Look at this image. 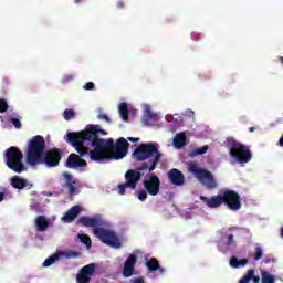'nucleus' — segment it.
I'll list each match as a JSON object with an SVG mask.
<instances>
[{"label": "nucleus", "instance_id": "1", "mask_svg": "<svg viewBox=\"0 0 283 283\" xmlns=\"http://www.w3.org/2000/svg\"><path fill=\"white\" fill-rule=\"evenodd\" d=\"M107 132L101 128L99 125H87L85 130L78 133H67L66 143H70L74 147L75 151L78 153L81 157L96 156L99 149H103L104 145H107L108 139L101 138L98 136H105Z\"/></svg>", "mask_w": 283, "mask_h": 283}, {"label": "nucleus", "instance_id": "2", "mask_svg": "<svg viewBox=\"0 0 283 283\" xmlns=\"http://www.w3.org/2000/svg\"><path fill=\"white\" fill-rule=\"evenodd\" d=\"M78 224H82V227L92 228L94 235H96L97 239L103 242V244H106L112 249H120V247H123L120 239H118V234H116L114 230L103 228V219H101V216L81 217L78 219Z\"/></svg>", "mask_w": 283, "mask_h": 283}, {"label": "nucleus", "instance_id": "3", "mask_svg": "<svg viewBox=\"0 0 283 283\" xmlns=\"http://www.w3.org/2000/svg\"><path fill=\"white\" fill-rule=\"evenodd\" d=\"M129 149V142L125 137L118 138L115 144L114 139L108 138L106 145L102 146V149L96 155L91 156L93 163H107L114 158V160H120L127 156Z\"/></svg>", "mask_w": 283, "mask_h": 283}, {"label": "nucleus", "instance_id": "4", "mask_svg": "<svg viewBox=\"0 0 283 283\" xmlns=\"http://www.w3.org/2000/svg\"><path fill=\"white\" fill-rule=\"evenodd\" d=\"M133 157L137 163H142L138 167V171H154L156 165L160 163L163 153L158 151V144L147 143L140 144L133 153Z\"/></svg>", "mask_w": 283, "mask_h": 283}, {"label": "nucleus", "instance_id": "5", "mask_svg": "<svg viewBox=\"0 0 283 283\" xmlns=\"http://www.w3.org/2000/svg\"><path fill=\"white\" fill-rule=\"evenodd\" d=\"M200 200L209 209H220L222 205H224L230 211H240L242 209V199L240 198V193L231 189H226L223 193L212 196L210 198L200 196Z\"/></svg>", "mask_w": 283, "mask_h": 283}, {"label": "nucleus", "instance_id": "6", "mask_svg": "<svg viewBox=\"0 0 283 283\" xmlns=\"http://www.w3.org/2000/svg\"><path fill=\"white\" fill-rule=\"evenodd\" d=\"M45 154V138L41 135L34 136L30 139L28 149H27V163L31 167L35 165H41V157Z\"/></svg>", "mask_w": 283, "mask_h": 283}, {"label": "nucleus", "instance_id": "7", "mask_svg": "<svg viewBox=\"0 0 283 283\" xmlns=\"http://www.w3.org/2000/svg\"><path fill=\"white\" fill-rule=\"evenodd\" d=\"M4 160L7 167L15 174H23L27 169L23 164V153L15 146H11L4 151Z\"/></svg>", "mask_w": 283, "mask_h": 283}, {"label": "nucleus", "instance_id": "8", "mask_svg": "<svg viewBox=\"0 0 283 283\" xmlns=\"http://www.w3.org/2000/svg\"><path fill=\"white\" fill-rule=\"evenodd\" d=\"M230 156L231 158H234L235 163H239V165L251 163V158H253L249 147L238 142L232 143L230 146Z\"/></svg>", "mask_w": 283, "mask_h": 283}, {"label": "nucleus", "instance_id": "9", "mask_svg": "<svg viewBox=\"0 0 283 283\" xmlns=\"http://www.w3.org/2000/svg\"><path fill=\"white\" fill-rule=\"evenodd\" d=\"M140 171L143 170H138L137 169H128L125 175L124 178L126 180L125 184H119L117 186L118 188V193L119 196H125L126 189H136V187H138V182H140V178H143V174H140Z\"/></svg>", "mask_w": 283, "mask_h": 283}, {"label": "nucleus", "instance_id": "10", "mask_svg": "<svg viewBox=\"0 0 283 283\" xmlns=\"http://www.w3.org/2000/svg\"><path fill=\"white\" fill-rule=\"evenodd\" d=\"M63 158V150L61 148H51L42 155L40 158V165H45L46 167H59Z\"/></svg>", "mask_w": 283, "mask_h": 283}, {"label": "nucleus", "instance_id": "11", "mask_svg": "<svg viewBox=\"0 0 283 283\" xmlns=\"http://www.w3.org/2000/svg\"><path fill=\"white\" fill-rule=\"evenodd\" d=\"M196 178L199 179V182L206 187V189H218V181L213 174L205 168H197L193 170Z\"/></svg>", "mask_w": 283, "mask_h": 283}, {"label": "nucleus", "instance_id": "12", "mask_svg": "<svg viewBox=\"0 0 283 283\" xmlns=\"http://www.w3.org/2000/svg\"><path fill=\"white\" fill-rule=\"evenodd\" d=\"M144 188L149 196H158L160 193V178L150 175L148 179L143 181Z\"/></svg>", "mask_w": 283, "mask_h": 283}, {"label": "nucleus", "instance_id": "13", "mask_svg": "<svg viewBox=\"0 0 283 283\" xmlns=\"http://www.w3.org/2000/svg\"><path fill=\"white\" fill-rule=\"evenodd\" d=\"M96 271V263H91L83 266L76 275L77 283H90L92 280V275Z\"/></svg>", "mask_w": 283, "mask_h": 283}, {"label": "nucleus", "instance_id": "14", "mask_svg": "<svg viewBox=\"0 0 283 283\" xmlns=\"http://www.w3.org/2000/svg\"><path fill=\"white\" fill-rule=\"evenodd\" d=\"M138 262V256L136 254H130L125 263L123 269V276L124 277H132L134 275V271H136V263Z\"/></svg>", "mask_w": 283, "mask_h": 283}, {"label": "nucleus", "instance_id": "15", "mask_svg": "<svg viewBox=\"0 0 283 283\" xmlns=\"http://www.w3.org/2000/svg\"><path fill=\"white\" fill-rule=\"evenodd\" d=\"M168 180L171 185H175V187H182V185H185V175L182 171L172 168L168 171Z\"/></svg>", "mask_w": 283, "mask_h": 283}, {"label": "nucleus", "instance_id": "16", "mask_svg": "<svg viewBox=\"0 0 283 283\" xmlns=\"http://www.w3.org/2000/svg\"><path fill=\"white\" fill-rule=\"evenodd\" d=\"M66 167H69V169H76V167H87V161L78 157L76 154H71L66 159Z\"/></svg>", "mask_w": 283, "mask_h": 283}, {"label": "nucleus", "instance_id": "17", "mask_svg": "<svg viewBox=\"0 0 283 283\" xmlns=\"http://www.w3.org/2000/svg\"><path fill=\"white\" fill-rule=\"evenodd\" d=\"M145 266L148 270V273H154L158 271L160 275H165V272L167 271L165 268L160 266V261L156 258H151L148 261H146Z\"/></svg>", "mask_w": 283, "mask_h": 283}, {"label": "nucleus", "instance_id": "18", "mask_svg": "<svg viewBox=\"0 0 283 283\" xmlns=\"http://www.w3.org/2000/svg\"><path fill=\"white\" fill-rule=\"evenodd\" d=\"M13 189H32V184H28V179L21 178L20 176H13L10 180Z\"/></svg>", "mask_w": 283, "mask_h": 283}, {"label": "nucleus", "instance_id": "19", "mask_svg": "<svg viewBox=\"0 0 283 283\" xmlns=\"http://www.w3.org/2000/svg\"><path fill=\"white\" fill-rule=\"evenodd\" d=\"M78 213H81V206H73L65 212L62 220L63 222H74L78 218Z\"/></svg>", "mask_w": 283, "mask_h": 283}, {"label": "nucleus", "instance_id": "20", "mask_svg": "<svg viewBox=\"0 0 283 283\" xmlns=\"http://www.w3.org/2000/svg\"><path fill=\"white\" fill-rule=\"evenodd\" d=\"M49 227H50V221L45 216H38L35 218L36 231H39L40 233H43V231H48Z\"/></svg>", "mask_w": 283, "mask_h": 283}, {"label": "nucleus", "instance_id": "21", "mask_svg": "<svg viewBox=\"0 0 283 283\" xmlns=\"http://www.w3.org/2000/svg\"><path fill=\"white\" fill-rule=\"evenodd\" d=\"M175 149H182L187 145V135L185 133L176 134L172 140Z\"/></svg>", "mask_w": 283, "mask_h": 283}, {"label": "nucleus", "instance_id": "22", "mask_svg": "<svg viewBox=\"0 0 283 283\" xmlns=\"http://www.w3.org/2000/svg\"><path fill=\"white\" fill-rule=\"evenodd\" d=\"M231 247H238V243L235 242L233 234L228 235L227 243L218 245V251H220L221 253H228V251H229V249H231Z\"/></svg>", "mask_w": 283, "mask_h": 283}, {"label": "nucleus", "instance_id": "23", "mask_svg": "<svg viewBox=\"0 0 283 283\" xmlns=\"http://www.w3.org/2000/svg\"><path fill=\"white\" fill-rule=\"evenodd\" d=\"M63 177L65 178L64 187L69 189V193L71 196H74L76 193V186H74V181H72V175H70L69 172H64Z\"/></svg>", "mask_w": 283, "mask_h": 283}, {"label": "nucleus", "instance_id": "24", "mask_svg": "<svg viewBox=\"0 0 283 283\" xmlns=\"http://www.w3.org/2000/svg\"><path fill=\"white\" fill-rule=\"evenodd\" d=\"M247 264H249V259H241L240 261L237 256L230 259V266L232 269H240V266H247Z\"/></svg>", "mask_w": 283, "mask_h": 283}, {"label": "nucleus", "instance_id": "25", "mask_svg": "<svg viewBox=\"0 0 283 283\" xmlns=\"http://www.w3.org/2000/svg\"><path fill=\"white\" fill-rule=\"evenodd\" d=\"M209 151V146H203L199 148H195L189 153L190 158H196V156H203V154H207Z\"/></svg>", "mask_w": 283, "mask_h": 283}, {"label": "nucleus", "instance_id": "26", "mask_svg": "<svg viewBox=\"0 0 283 283\" xmlns=\"http://www.w3.org/2000/svg\"><path fill=\"white\" fill-rule=\"evenodd\" d=\"M119 114L123 120H129V107L127 106V103L119 104Z\"/></svg>", "mask_w": 283, "mask_h": 283}, {"label": "nucleus", "instance_id": "27", "mask_svg": "<svg viewBox=\"0 0 283 283\" xmlns=\"http://www.w3.org/2000/svg\"><path fill=\"white\" fill-rule=\"evenodd\" d=\"M261 282L262 283H275V275H273L266 271H261Z\"/></svg>", "mask_w": 283, "mask_h": 283}, {"label": "nucleus", "instance_id": "28", "mask_svg": "<svg viewBox=\"0 0 283 283\" xmlns=\"http://www.w3.org/2000/svg\"><path fill=\"white\" fill-rule=\"evenodd\" d=\"M62 252H57L51 256H49L44 262H43V266L48 268V266H52V264H54V262H56V260H59L61 258Z\"/></svg>", "mask_w": 283, "mask_h": 283}, {"label": "nucleus", "instance_id": "29", "mask_svg": "<svg viewBox=\"0 0 283 283\" xmlns=\"http://www.w3.org/2000/svg\"><path fill=\"white\" fill-rule=\"evenodd\" d=\"M78 240L82 242V244H85L87 249H92V239L87 234H78Z\"/></svg>", "mask_w": 283, "mask_h": 283}, {"label": "nucleus", "instance_id": "30", "mask_svg": "<svg viewBox=\"0 0 283 283\" xmlns=\"http://www.w3.org/2000/svg\"><path fill=\"white\" fill-rule=\"evenodd\" d=\"M251 277H253V269L248 270L245 275H243L240 280L239 283H249L251 282Z\"/></svg>", "mask_w": 283, "mask_h": 283}, {"label": "nucleus", "instance_id": "31", "mask_svg": "<svg viewBox=\"0 0 283 283\" xmlns=\"http://www.w3.org/2000/svg\"><path fill=\"white\" fill-rule=\"evenodd\" d=\"M63 116L65 120H72V118L76 116V113L74 112V109L67 108L64 111Z\"/></svg>", "mask_w": 283, "mask_h": 283}, {"label": "nucleus", "instance_id": "32", "mask_svg": "<svg viewBox=\"0 0 283 283\" xmlns=\"http://www.w3.org/2000/svg\"><path fill=\"white\" fill-rule=\"evenodd\" d=\"M61 255H65V258H67V260H71V258H81V252H76V251H66V252H61Z\"/></svg>", "mask_w": 283, "mask_h": 283}, {"label": "nucleus", "instance_id": "33", "mask_svg": "<svg viewBox=\"0 0 283 283\" xmlns=\"http://www.w3.org/2000/svg\"><path fill=\"white\" fill-rule=\"evenodd\" d=\"M263 255L264 251L260 247H256L254 249V261L258 262L259 260H262Z\"/></svg>", "mask_w": 283, "mask_h": 283}, {"label": "nucleus", "instance_id": "34", "mask_svg": "<svg viewBox=\"0 0 283 283\" xmlns=\"http://www.w3.org/2000/svg\"><path fill=\"white\" fill-rule=\"evenodd\" d=\"M147 190L146 189H140L138 192H137V198L138 200H140V202H145V200H147Z\"/></svg>", "mask_w": 283, "mask_h": 283}, {"label": "nucleus", "instance_id": "35", "mask_svg": "<svg viewBox=\"0 0 283 283\" xmlns=\"http://www.w3.org/2000/svg\"><path fill=\"white\" fill-rule=\"evenodd\" d=\"M8 112V102L6 99H0V114Z\"/></svg>", "mask_w": 283, "mask_h": 283}, {"label": "nucleus", "instance_id": "36", "mask_svg": "<svg viewBox=\"0 0 283 283\" xmlns=\"http://www.w3.org/2000/svg\"><path fill=\"white\" fill-rule=\"evenodd\" d=\"M11 123L17 129H21V120L19 118H12Z\"/></svg>", "mask_w": 283, "mask_h": 283}, {"label": "nucleus", "instance_id": "37", "mask_svg": "<svg viewBox=\"0 0 283 283\" xmlns=\"http://www.w3.org/2000/svg\"><path fill=\"white\" fill-rule=\"evenodd\" d=\"M98 118H99V120H106V123H112V119L109 118V116H107L105 114H99Z\"/></svg>", "mask_w": 283, "mask_h": 283}, {"label": "nucleus", "instance_id": "38", "mask_svg": "<svg viewBox=\"0 0 283 283\" xmlns=\"http://www.w3.org/2000/svg\"><path fill=\"white\" fill-rule=\"evenodd\" d=\"M130 283H145V277L139 276L130 280Z\"/></svg>", "mask_w": 283, "mask_h": 283}, {"label": "nucleus", "instance_id": "39", "mask_svg": "<svg viewBox=\"0 0 283 283\" xmlns=\"http://www.w3.org/2000/svg\"><path fill=\"white\" fill-rule=\"evenodd\" d=\"M84 88H85L86 91L94 90V84H93V82L86 83V84L84 85Z\"/></svg>", "mask_w": 283, "mask_h": 283}, {"label": "nucleus", "instance_id": "40", "mask_svg": "<svg viewBox=\"0 0 283 283\" xmlns=\"http://www.w3.org/2000/svg\"><path fill=\"white\" fill-rule=\"evenodd\" d=\"M251 280H253L254 283H260V276L255 275V270H253V276L251 277Z\"/></svg>", "mask_w": 283, "mask_h": 283}, {"label": "nucleus", "instance_id": "41", "mask_svg": "<svg viewBox=\"0 0 283 283\" xmlns=\"http://www.w3.org/2000/svg\"><path fill=\"white\" fill-rule=\"evenodd\" d=\"M116 6L119 10H123V8H125V2L119 0Z\"/></svg>", "mask_w": 283, "mask_h": 283}, {"label": "nucleus", "instance_id": "42", "mask_svg": "<svg viewBox=\"0 0 283 283\" xmlns=\"http://www.w3.org/2000/svg\"><path fill=\"white\" fill-rule=\"evenodd\" d=\"M127 140H129V143H138L140 140V138L127 137Z\"/></svg>", "mask_w": 283, "mask_h": 283}, {"label": "nucleus", "instance_id": "43", "mask_svg": "<svg viewBox=\"0 0 283 283\" xmlns=\"http://www.w3.org/2000/svg\"><path fill=\"white\" fill-rule=\"evenodd\" d=\"M276 145H277V147H283V135L280 137Z\"/></svg>", "mask_w": 283, "mask_h": 283}, {"label": "nucleus", "instance_id": "44", "mask_svg": "<svg viewBox=\"0 0 283 283\" xmlns=\"http://www.w3.org/2000/svg\"><path fill=\"white\" fill-rule=\"evenodd\" d=\"M6 198V193L0 192V202H3V199Z\"/></svg>", "mask_w": 283, "mask_h": 283}, {"label": "nucleus", "instance_id": "45", "mask_svg": "<svg viewBox=\"0 0 283 283\" xmlns=\"http://www.w3.org/2000/svg\"><path fill=\"white\" fill-rule=\"evenodd\" d=\"M249 132H251V133L255 132V127H250Z\"/></svg>", "mask_w": 283, "mask_h": 283}, {"label": "nucleus", "instance_id": "46", "mask_svg": "<svg viewBox=\"0 0 283 283\" xmlns=\"http://www.w3.org/2000/svg\"><path fill=\"white\" fill-rule=\"evenodd\" d=\"M75 3H83V0H74Z\"/></svg>", "mask_w": 283, "mask_h": 283}, {"label": "nucleus", "instance_id": "47", "mask_svg": "<svg viewBox=\"0 0 283 283\" xmlns=\"http://www.w3.org/2000/svg\"><path fill=\"white\" fill-rule=\"evenodd\" d=\"M148 118H151V113L148 114Z\"/></svg>", "mask_w": 283, "mask_h": 283}]
</instances>
